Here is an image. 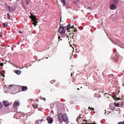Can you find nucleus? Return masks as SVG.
<instances>
[{
    "label": "nucleus",
    "mask_w": 124,
    "mask_h": 124,
    "mask_svg": "<svg viewBox=\"0 0 124 124\" xmlns=\"http://www.w3.org/2000/svg\"><path fill=\"white\" fill-rule=\"evenodd\" d=\"M30 14L31 15L30 16V17L32 20L33 22V24H34L35 26H36L37 23L38 22L37 21L38 19H36V16L35 15H33L31 12L30 13Z\"/></svg>",
    "instance_id": "obj_1"
},
{
    "label": "nucleus",
    "mask_w": 124,
    "mask_h": 124,
    "mask_svg": "<svg viewBox=\"0 0 124 124\" xmlns=\"http://www.w3.org/2000/svg\"><path fill=\"white\" fill-rule=\"evenodd\" d=\"M59 31L61 34H63L64 33L65 31V29L64 27L60 25L59 27Z\"/></svg>",
    "instance_id": "obj_2"
},
{
    "label": "nucleus",
    "mask_w": 124,
    "mask_h": 124,
    "mask_svg": "<svg viewBox=\"0 0 124 124\" xmlns=\"http://www.w3.org/2000/svg\"><path fill=\"white\" fill-rule=\"evenodd\" d=\"M58 121L59 122L63 121V114L61 113H59L58 116Z\"/></svg>",
    "instance_id": "obj_3"
},
{
    "label": "nucleus",
    "mask_w": 124,
    "mask_h": 124,
    "mask_svg": "<svg viewBox=\"0 0 124 124\" xmlns=\"http://www.w3.org/2000/svg\"><path fill=\"white\" fill-rule=\"evenodd\" d=\"M19 105L20 103L19 101H15L14 103L13 107L14 108L16 109L17 108V106H19Z\"/></svg>",
    "instance_id": "obj_4"
},
{
    "label": "nucleus",
    "mask_w": 124,
    "mask_h": 124,
    "mask_svg": "<svg viewBox=\"0 0 124 124\" xmlns=\"http://www.w3.org/2000/svg\"><path fill=\"white\" fill-rule=\"evenodd\" d=\"M63 121H67L68 120V118L67 115L65 113L63 114Z\"/></svg>",
    "instance_id": "obj_5"
},
{
    "label": "nucleus",
    "mask_w": 124,
    "mask_h": 124,
    "mask_svg": "<svg viewBox=\"0 0 124 124\" xmlns=\"http://www.w3.org/2000/svg\"><path fill=\"white\" fill-rule=\"evenodd\" d=\"M47 120L48 121L49 123L51 124L53 122L52 118L50 117H48L46 118Z\"/></svg>",
    "instance_id": "obj_6"
},
{
    "label": "nucleus",
    "mask_w": 124,
    "mask_h": 124,
    "mask_svg": "<svg viewBox=\"0 0 124 124\" xmlns=\"http://www.w3.org/2000/svg\"><path fill=\"white\" fill-rule=\"evenodd\" d=\"M8 10L9 12L12 13L15 9V8H13L11 6H8Z\"/></svg>",
    "instance_id": "obj_7"
},
{
    "label": "nucleus",
    "mask_w": 124,
    "mask_h": 124,
    "mask_svg": "<svg viewBox=\"0 0 124 124\" xmlns=\"http://www.w3.org/2000/svg\"><path fill=\"white\" fill-rule=\"evenodd\" d=\"M3 102L4 105L6 107H8L9 105V103L7 101H4Z\"/></svg>",
    "instance_id": "obj_8"
},
{
    "label": "nucleus",
    "mask_w": 124,
    "mask_h": 124,
    "mask_svg": "<svg viewBox=\"0 0 124 124\" xmlns=\"http://www.w3.org/2000/svg\"><path fill=\"white\" fill-rule=\"evenodd\" d=\"M22 91H26L28 89V88L26 86H21Z\"/></svg>",
    "instance_id": "obj_9"
},
{
    "label": "nucleus",
    "mask_w": 124,
    "mask_h": 124,
    "mask_svg": "<svg viewBox=\"0 0 124 124\" xmlns=\"http://www.w3.org/2000/svg\"><path fill=\"white\" fill-rule=\"evenodd\" d=\"M71 25L70 24H68L67 27V30L68 32H69L70 31V29H71Z\"/></svg>",
    "instance_id": "obj_10"
},
{
    "label": "nucleus",
    "mask_w": 124,
    "mask_h": 124,
    "mask_svg": "<svg viewBox=\"0 0 124 124\" xmlns=\"http://www.w3.org/2000/svg\"><path fill=\"white\" fill-rule=\"evenodd\" d=\"M43 120V119H39L37 120L35 123V124H40L41 123V121Z\"/></svg>",
    "instance_id": "obj_11"
},
{
    "label": "nucleus",
    "mask_w": 124,
    "mask_h": 124,
    "mask_svg": "<svg viewBox=\"0 0 124 124\" xmlns=\"http://www.w3.org/2000/svg\"><path fill=\"white\" fill-rule=\"evenodd\" d=\"M116 8L114 4L111 5L110 6V9H116Z\"/></svg>",
    "instance_id": "obj_12"
},
{
    "label": "nucleus",
    "mask_w": 124,
    "mask_h": 124,
    "mask_svg": "<svg viewBox=\"0 0 124 124\" xmlns=\"http://www.w3.org/2000/svg\"><path fill=\"white\" fill-rule=\"evenodd\" d=\"M21 71L19 70H15L14 72L17 75H19L21 73Z\"/></svg>",
    "instance_id": "obj_13"
},
{
    "label": "nucleus",
    "mask_w": 124,
    "mask_h": 124,
    "mask_svg": "<svg viewBox=\"0 0 124 124\" xmlns=\"http://www.w3.org/2000/svg\"><path fill=\"white\" fill-rule=\"evenodd\" d=\"M55 86L56 87L59 88L60 87V85L59 82H57L55 84Z\"/></svg>",
    "instance_id": "obj_14"
},
{
    "label": "nucleus",
    "mask_w": 124,
    "mask_h": 124,
    "mask_svg": "<svg viewBox=\"0 0 124 124\" xmlns=\"http://www.w3.org/2000/svg\"><path fill=\"white\" fill-rule=\"evenodd\" d=\"M61 2L63 3V5L65 6L66 5V2L65 0H61Z\"/></svg>",
    "instance_id": "obj_15"
},
{
    "label": "nucleus",
    "mask_w": 124,
    "mask_h": 124,
    "mask_svg": "<svg viewBox=\"0 0 124 124\" xmlns=\"http://www.w3.org/2000/svg\"><path fill=\"white\" fill-rule=\"evenodd\" d=\"M7 24H6V23H2V25H3V27L4 28H5L6 26L8 24V23H7Z\"/></svg>",
    "instance_id": "obj_16"
},
{
    "label": "nucleus",
    "mask_w": 124,
    "mask_h": 124,
    "mask_svg": "<svg viewBox=\"0 0 124 124\" xmlns=\"http://www.w3.org/2000/svg\"><path fill=\"white\" fill-rule=\"evenodd\" d=\"M32 106L33 108H35V109L37 108H38L37 104L36 105L32 104Z\"/></svg>",
    "instance_id": "obj_17"
},
{
    "label": "nucleus",
    "mask_w": 124,
    "mask_h": 124,
    "mask_svg": "<svg viewBox=\"0 0 124 124\" xmlns=\"http://www.w3.org/2000/svg\"><path fill=\"white\" fill-rule=\"evenodd\" d=\"M7 17H8L7 19H10V16L9 13H8L7 14Z\"/></svg>",
    "instance_id": "obj_18"
},
{
    "label": "nucleus",
    "mask_w": 124,
    "mask_h": 124,
    "mask_svg": "<svg viewBox=\"0 0 124 124\" xmlns=\"http://www.w3.org/2000/svg\"><path fill=\"white\" fill-rule=\"evenodd\" d=\"M39 98L41 100H43L45 101L46 100V98H43L41 96L39 97Z\"/></svg>",
    "instance_id": "obj_19"
},
{
    "label": "nucleus",
    "mask_w": 124,
    "mask_h": 124,
    "mask_svg": "<svg viewBox=\"0 0 124 124\" xmlns=\"http://www.w3.org/2000/svg\"><path fill=\"white\" fill-rule=\"evenodd\" d=\"M114 104L117 107H119V105L120 104L119 103H114Z\"/></svg>",
    "instance_id": "obj_20"
},
{
    "label": "nucleus",
    "mask_w": 124,
    "mask_h": 124,
    "mask_svg": "<svg viewBox=\"0 0 124 124\" xmlns=\"http://www.w3.org/2000/svg\"><path fill=\"white\" fill-rule=\"evenodd\" d=\"M80 119H81V117L80 116H79L77 118V121L78 122H79V121H78L79 120H80Z\"/></svg>",
    "instance_id": "obj_21"
},
{
    "label": "nucleus",
    "mask_w": 124,
    "mask_h": 124,
    "mask_svg": "<svg viewBox=\"0 0 124 124\" xmlns=\"http://www.w3.org/2000/svg\"><path fill=\"white\" fill-rule=\"evenodd\" d=\"M117 58H116V59H115V60H114L115 58H113V60L115 62L117 61V60L118 59H118V57L117 56Z\"/></svg>",
    "instance_id": "obj_22"
},
{
    "label": "nucleus",
    "mask_w": 124,
    "mask_h": 124,
    "mask_svg": "<svg viewBox=\"0 0 124 124\" xmlns=\"http://www.w3.org/2000/svg\"><path fill=\"white\" fill-rule=\"evenodd\" d=\"M82 124H96L95 123H89L88 124L86 122L85 123H83Z\"/></svg>",
    "instance_id": "obj_23"
},
{
    "label": "nucleus",
    "mask_w": 124,
    "mask_h": 124,
    "mask_svg": "<svg viewBox=\"0 0 124 124\" xmlns=\"http://www.w3.org/2000/svg\"><path fill=\"white\" fill-rule=\"evenodd\" d=\"M55 82V81L54 80H53L52 81H51L50 82L52 84H53Z\"/></svg>",
    "instance_id": "obj_24"
},
{
    "label": "nucleus",
    "mask_w": 124,
    "mask_h": 124,
    "mask_svg": "<svg viewBox=\"0 0 124 124\" xmlns=\"http://www.w3.org/2000/svg\"><path fill=\"white\" fill-rule=\"evenodd\" d=\"M124 124V121L123 122H119L117 124Z\"/></svg>",
    "instance_id": "obj_25"
},
{
    "label": "nucleus",
    "mask_w": 124,
    "mask_h": 124,
    "mask_svg": "<svg viewBox=\"0 0 124 124\" xmlns=\"http://www.w3.org/2000/svg\"><path fill=\"white\" fill-rule=\"evenodd\" d=\"M11 86L12 87H12H14L13 85H10L9 86V88L10 89H12L11 88Z\"/></svg>",
    "instance_id": "obj_26"
},
{
    "label": "nucleus",
    "mask_w": 124,
    "mask_h": 124,
    "mask_svg": "<svg viewBox=\"0 0 124 124\" xmlns=\"http://www.w3.org/2000/svg\"><path fill=\"white\" fill-rule=\"evenodd\" d=\"M2 106V105L1 103L0 102V109L1 108Z\"/></svg>",
    "instance_id": "obj_27"
},
{
    "label": "nucleus",
    "mask_w": 124,
    "mask_h": 124,
    "mask_svg": "<svg viewBox=\"0 0 124 124\" xmlns=\"http://www.w3.org/2000/svg\"><path fill=\"white\" fill-rule=\"evenodd\" d=\"M73 30H74V31H73L74 32H77V31L76 28H75L74 29H73Z\"/></svg>",
    "instance_id": "obj_28"
},
{
    "label": "nucleus",
    "mask_w": 124,
    "mask_h": 124,
    "mask_svg": "<svg viewBox=\"0 0 124 124\" xmlns=\"http://www.w3.org/2000/svg\"><path fill=\"white\" fill-rule=\"evenodd\" d=\"M4 64L3 63H0V66H3Z\"/></svg>",
    "instance_id": "obj_29"
},
{
    "label": "nucleus",
    "mask_w": 124,
    "mask_h": 124,
    "mask_svg": "<svg viewBox=\"0 0 124 124\" xmlns=\"http://www.w3.org/2000/svg\"><path fill=\"white\" fill-rule=\"evenodd\" d=\"M116 99L117 100H120V98H116Z\"/></svg>",
    "instance_id": "obj_30"
},
{
    "label": "nucleus",
    "mask_w": 124,
    "mask_h": 124,
    "mask_svg": "<svg viewBox=\"0 0 124 124\" xmlns=\"http://www.w3.org/2000/svg\"><path fill=\"white\" fill-rule=\"evenodd\" d=\"M116 3H117L119 2V1L118 0H115V1H114Z\"/></svg>",
    "instance_id": "obj_31"
},
{
    "label": "nucleus",
    "mask_w": 124,
    "mask_h": 124,
    "mask_svg": "<svg viewBox=\"0 0 124 124\" xmlns=\"http://www.w3.org/2000/svg\"><path fill=\"white\" fill-rule=\"evenodd\" d=\"M74 25H73L71 27V29L72 28H74Z\"/></svg>",
    "instance_id": "obj_32"
},
{
    "label": "nucleus",
    "mask_w": 124,
    "mask_h": 124,
    "mask_svg": "<svg viewBox=\"0 0 124 124\" xmlns=\"http://www.w3.org/2000/svg\"><path fill=\"white\" fill-rule=\"evenodd\" d=\"M29 1H26V3L28 5L29 4Z\"/></svg>",
    "instance_id": "obj_33"
},
{
    "label": "nucleus",
    "mask_w": 124,
    "mask_h": 124,
    "mask_svg": "<svg viewBox=\"0 0 124 124\" xmlns=\"http://www.w3.org/2000/svg\"><path fill=\"white\" fill-rule=\"evenodd\" d=\"M1 76H2V73H1ZM2 76L3 77H5V75H2Z\"/></svg>",
    "instance_id": "obj_34"
},
{
    "label": "nucleus",
    "mask_w": 124,
    "mask_h": 124,
    "mask_svg": "<svg viewBox=\"0 0 124 124\" xmlns=\"http://www.w3.org/2000/svg\"><path fill=\"white\" fill-rule=\"evenodd\" d=\"M91 109L93 110H94V108H91Z\"/></svg>",
    "instance_id": "obj_35"
},
{
    "label": "nucleus",
    "mask_w": 124,
    "mask_h": 124,
    "mask_svg": "<svg viewBox=\"0 0 124 124\" xmlns=\"http://www.w3.org/2000/svg\"><path fill=\"white\" fill-rule=\"evenodd\" d=\"M87 121V120H85V119H84L83 120V121L84 122V121Z\"/></svg>",
    "instance_id": "obj_36"
},
{
    "label": "nucleus",
    "mask_w": 124,
    "mask_h": 124,
    "mask_svg": "<svg viewBox=\"0 0 124 124\" xmlns=\"http://www.w3.org/2000/svg\"><path fill=\"white\" fill-rule=\"evenodd\" d=\"M88 109H91V108H90V107H88Z\"/></svg>",
    "instance_id": "obj_37"
},
{
    "label": "nucleus",
    "mask_w": 124,
    "mask_h": 124,
    "mask_svg": "<svg viewBox=\"0 0 124 124\" xmlns=\"http://www.w3.org/2000/svg\"><path fill=\"white\" fill-rule=\"evenodd\" d=\"M60 36H59V37H58V39H60Z\"/></svg>",
    "instance_id": "obj_38"
},
{
    "label": "nucleus",
    "mask_w": 124,
    "mask_h": 124,
    "mask_svg": "<svg viewBox=\"0 0 124 124\" xmlns=\"http://www.w3.org/2000/svg\"><path fill=\"white\" fill-rule=\"evenodd\" d=\"M73 75V74L72 73H71V76L72 77V76Z\"/></svg>",
    "instance_id": "obj_39"
},
{
    "label": "nucleus",
    "mask_w": 124,
    "mask_h": 124,
    "mask_svg": "<svg viewBox=\"0 0 124 124\" xmlns=\"http://www.w3.org/2000/svg\"><path fill=\"white\" fill-rule=\"evenodd\" d=\"M19 32H20V33H22V32H20V31H19Z\"/></svg>",
    "instance_id": "obj_40"
},
{
    "label": "nucleus",
    "mask_w": 124,
    "mask_h": 124,
    "mask_svg": "<svg viewBox=\"0 0 124 124\" xmlns=\"http://www.w3.org/2000/svg\"><path fill=\"white\" fill-rule=\"evenodd\" d=\"M78 89V90H79V88H78V89Z\"/></svg>",
    "instance_id": "obj_41"
},
{
    "label": "nucleus",
    "mask_w": 124,
    "mask_h": 124,
    "mask_svg": "<svg viewBox=\"0 0 124 124\" xmlns=\"http://www.w3.org/2000/svg\"><path fill=\"white\" fill-rule=\"evenodd\" d=\"M18 113H18H16V114H17V113Z\"/></svg>",
    "instance_id": "obj_42"
},
{
    "label": "nucleus",
    "mask_w": 124,
    "mask_h": 124,
    "mask_svg": "<svg viewBox=\"0 0 124 124\" xmlns=\"http://www.w3.org/2000/svg\"><path fill=\"white\" fill-rule=\"evenodd\" d=\"M48 58V57H46V59H47V58Z\"/></svg>",
    "instance_id": "obj_43"
},
{
    "label": "nucleus",
    "mask_w": 124,
    "mask_h": 124,
    "mask_svg": "<svg viewBox=\"0 0 124 124\" xmlns=\"http://www.w3.org/2000/svg\"><path fill=\"white\" fill-rule=\"evenodd\" d=\"M52 113H53V111H52Z\"/></svg>",
    "instance_id": "obj_44"
},
{
    "label": "nucleus",
    "mask_w": 124,
    "mask_h": 124,
    "mask_svg": "<svg viewBox=\"0 0 124 124\" xmlns=\"http://www.w3.org/2000/svg\"><path fill=\"white\" fill-rule=\"evenodd\" d=\"M0 37H1V36H0Z\"/></svg>",
    "instance_id": "obj_45"
},
{
    "label": "nucleus",
    "mask_w": 124,
    "mask_h": 124,
    "mask_svg": "<svg viewBox=\"0 0 124 124\" xmlns=\"http://www.w3.org/2000/svg\"><path fill=\"white\" fill-rule=\"evenodd\" d=\"M60 39L61 40H62V39Z\"/></svg>",
    "instance_id": "obj_46"
}]
</instances>
